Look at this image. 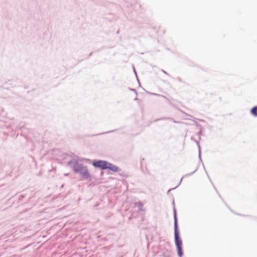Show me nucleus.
<instances>
[{"mask_svg": "<svg viewBox=\"0 0 257 257\" xmlns=\"http://www.w3.org/2000/svg\"><path fill=\"white\" fill-rule=\"evenodd\" d=\"M108 163L107 162L104 161H94L93 163V165L95 167L100 168L102 169H106L108 168Z\"/></svg>", "mask_w": 257, "mask_h": 257, "instance_id": "nucleus-1", "label": "nucleus"}, {"mask_svg": "<svg viewBox=\"0 0 257 257\" xmlns=\"http://www.w3.org/2000/svg\"><path fill=\"white\" fill-rule=\"evenodd\" d=\"M175 243L177 247H182V241L179 239V234L177 231V223L175 220Z\"/></svg>", "mask_w": 257, "mask_h": 257, "instance_id": "nucleus-2", "label": "nucleus"}, {"mask_svg": "<svg viewBox=\"0 0 257 257\" xmlns=\"http://www.w3.org/2000/svg\"><path fill=\"white\" fill-rule=\"evenodd\" d=\"M107 167H108L107 169H109L110 170L115 172H118L120 170L118 167L113 165L110 163H108Z\"/></svg>", "mask_w": 257, "mask_h": 257, "instance_id": "nucleus-3", "label": "nucleus"}, {"mask_svg": "<svg viewBox=\"0 0 257 257\" xmlns=\"http://www.w3.org/2000/svg\"><path fill=\"white\" fill-rule=\"evenodd\" d=\"M251 113L253 115L257 116V106L253 107L251 109Z\"/></svg>", "mask_w": 257, "mask_h": 257, "instance_id": "nucleus-4", "label": "nucleus"}, {"mask_svg": "<svg viewBox=\"0 0 257 257\" xmlns=\"http://www.w3.org/2000/svg\"><path fill=\"white\" fill-rule=\"evenodd\" d=\"M177 251L178 255L181 257L183 254V252L182 251V247H177Z\"/></svg>", "mask_w": 257, "mask_h": 257, "instance_id": "nucleus-5", "label": "nucleus"}]
</instances>
